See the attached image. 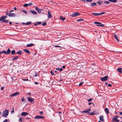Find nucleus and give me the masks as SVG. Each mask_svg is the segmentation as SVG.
<instances>
[{
    "label": "nucleus",
    "instance_id": "cd10ccee",
    "mask_svg": "<svg viewBox=\"0 0 122 122\" xmlns=\"http://www.w3.org/2000/svg\"><path fill=\"white\" fill-rule=\"evenodd\" d=\"M15 52L14 50H13L11 52V53L12 55H13L15 54Z\"/></svg>",
    "mask_w": 122,
    "mask_h": 122
},
{
    "label": "nucleus",
    "instance_id": "423d86ee",
    "mask_svg": "<svg viewBox=\"0 0 122 122\" xmlns=\"http://www.w3.org/2000/svg\"><path fill=\"white\" fill-rule=\"evenodd\" d=\"M108 78V77L107 76H105L103 77H101L100 78L102 81H107Z\"/></svg>",
    "mask_w": 122,
    "mask_h": 122
},
{
    "label": "nucleus",
    "instance_id": "c85d7f7f",
    "mask_svg": "<svg viewBox=\"0 0 122 122\" xmlns=\"http://www.w3.org/2000/svg\"><path fill=\"white\" fill-rule=\"evenodd\" d=\"M42 10H43V9H39V10H38L37 11V12L39 13L40 14L41 13V11Z\"/></svg>",
    "mask_w": 122,
    "mask_h": 122
},
{
    "label": "nucleus",
    "instance_id": "aec40b11",
    "mask_svg": "<svg viewBox=\"0 0 122 122\" xmlns=\"http://www.w3.org/2000/svg\"><path fill=\"white\" fill-rule=\"evenodd\" d=\"M41 23V22H36L34 23V24L35 25H38L40 24Z\"/></svg>",
    "mask_w": 122,
    "mask_h": 122
},
{
    "label": "nucleus",
    "instance_id": "a878e982",
    "mask_svg": "<svg viewBox=\"0 0 122 122\" xmlns=\"http://www.w3.org/2000/svg\"><path fill=\"white\" fill-rule=\"evenodd\" d=\"M18 58V57L17 56H15L12 59L13 60V61H14L15 60H16Z\"/></svg>",
    "mask_w": 122,
    "mask_h": 122
},
{
    "label": "nucleus",
    "instance_id": "052dcab7",
    "mask_svg": "<svg viewBox=\"0 0 122 122\" xmlns=\"http://www.w3.org/2000/svg\"><path fill=\"white\" fill-rule=\"evenodd\" d=\"M108 86H109L111 87L112 86V85L110 84H109L108 85Z\"/></svg>",
    "mask_w": 122,
    "mask_h": 122
},
{
    "label": "nucleus",
    "instance_id": "f704fd0d",
    "mask_svg": "<svg viewBox=\"0 0 122 122\" xmlns=\"http://www.w3.org/2000/svg\"><path fill=\"white\" fill-rule=\"evenodd\" d=\"M104 2L105 4H108L109 3V1H104Z\"/></svg>",
    "mask_w": 122,
    "mask_h": 122
},
{
    "label": "nucleus",
    "instance_id": "a19ab883",
    "mask_svg": "<svg viewBox=\"0 0 122 122\" xmlns=\"http://www.w3.org/2000/svg\"><path fill=\"white\" fill-rule=\"evenodd\" d=\"M35 8L36 10H37V11L39 9V8L37 7H35Z\"/></svg>",
    "mask_w": 122,
    "mask_h": 122
},
{
    "label": "nucleus",
    "instance_id": "6e6552de",
    "mask_svg": "<svg viewBox=\"0 0 122 122\" xmlns=\"http://www.w3.org/2000/svg\"><path fill=\"white\" fill-rule=\"evenodd\" d=\"M19 94V93L18 92H16L15 93H13L12 95L10 96V97H13L15 96H17Z\"/></svg>",
    "mask_w": 122,
    "mask_h": 122
},
{
    "label": "nucleus",
    "instance_id": "864d4df0",
    "mask_svg": "<svg viewBox=\"0 0 122 122\" xmlns=\"http://www.w3.org/2000/svg\"><path fill=\"white\" fill-rule=\"evenodd\" d=\"M14 11V10H11L10 11V12H13Z\"/></svg>",
    "mask_w": 122,
    "mask_h": 122
},
{
    "label": "nucleus",
    "instance_id": "9b49d317",
    "mask_svg": "<svg viewBox=\"0 0 122 122\" xmlns=\"http://www.w3.org/2000/svg\"><path fill=\"white\" fill-rule=\"evenodd\" d=\"M28 101L30 102H32L34 100V99L31 97H28L27 98Z\"/></svg>",
    "mask_w": 122,
    "mask_h": 122
},
{
    "label": "nucleus",
    "instance_id": "bb28decb",
    "mask_svg": "<svg viewBox=\"0 0 122 122\" xmlns=\"http://www.w3.org/2000/svg\"><path fill=\"white\" fill-rule=\"evenodd\" d=\"M22 51H19L16 52V53L18 55H20L22 54Z\"/></svg>",
    "mask_w": 122,
    "mask_h": 122
},
{
    "label": "nucleus",
    "instance_id": "6ab92c4d",
    "mask_svg": "<svg viewBox=\"0 0 122 122\" xmlns=\"http://www.w3.org/2000/svg\"><path fill=\"white\" fill-rule=\"evenodd\" d=\"M23 51L27 53H30V51L28 50H27L26 49H23Z\"/></svg>",
    "mask_w": 122,
    "mask_h": 122
},
{
    "label": "nucleus",
    "instance_id": "3c124183",
    "mask_svg": "<svg viewBox=\"0 0 122 122\" xmlns=\"http://www.w3.org/2000/svg\"><path fill=\"white\" fill-rule=\"evenodd\" d=\"M19 121H20L21 122H22V118H20L19 120Z\"/></svg>",
    "mask_w": 122,
    "mask_h": 122
},
{
    "label": "nucleus",
    "instance_id": "c9c22d12",
    "mask_svg": "<svg viewBox=\"0 0 122 122\" xmlns=\"http://www.w3.org/2000/svg\"><path fill=\"white\" fill-rule=\"evenodd\" d=\"M106 13L105 12H102L101 13H100L99 14V15L103 14Z\"/></svg>",
    "mask_w": 122,
    "mask_h": 122
},
{
    "label": "nucleus",
    "instance_id": "0e129e2a",
    "mask_svg": "<svg viewBox=\"0 0 122 122\" xmlns=\"http://www.w3.org/2000/svg\"><path fill=\"white\" fill-rule=\"evenodd\" d=\"M116 121L117 122H119V120L118 119H117Z\"/></svg>",
    "mask_w": 122,
    "mask_h": 122
},
{
    "label": "nucleus",
    "instance_id": "09e8293b",
    "mask_svg": "<svg viewBox=\"0 0 122 122\" xmlns=\"http://www.w3.org/2000/svg\"><path fill=\"white\" fill-rule=\"evenodd\" d=\"M39 113L40 115H43V112L41 111Z\"/></svg>",
    "mask_w": 122,
    "mask_h": 122
},
{
    "label": "nucleus",
    "instance_id": "f03ea898",
    "mask_svg": "<svg viewBox=\"0 0 122 122\" xmlns=\"http://www.w3.org/2000/svg\"><path fill=\"white\" fill-rule=\"evenodd\" d=\"M11 52V50L10 49L8 48L7 50V51H0V54L2 53H4L5 55L8 54L10 53Z\"/></svg>",
    "mask_w": 122,
    "mask_h": 122
},
{
    "label": "nucleus",
    "instance_id": "393cba45",
    "mask_svg": "<svg viewBox=\"0 0 122 122\" xmlns=\"http://www.w3.org/2000/svg\"><path fill=\"white\" fill-rule=\"evenodd\" d=\"M9 21V20H4L2 21V22L4 23H7Z\"/></svg>",
    "mask_w": 122,
    "mask_h": 122
},
{
    "label": "nucleus",
    "instance_id": "1a4fd4ad",
    "mask_svg": "<svg viewBox=\"0 0 122 122\" xmlns=\"http://www.w3.org/2000/svg\"><path fill=\"white\" fill-rule=\"evenodd\" d=\"M91 108H88L85 110H84L82 112V113H88V112L90 111L91 110Z\"/></svg>",
    "mask_w": 122,
    "mask_h": 122
},
{
    "label": "nucleus",
    "instance_id": "79ce46f5",
    "mask_svg": "<svg viewBox=\"0 0 122 122\" xmlns=\"http://www.w3.org/2000/svg\"><path fill=\"white\" fill-rule=\"evenodd\" d=\"M93 0H86V1L87 2H90L92 1Z\"/></svg>",
    "mask_w": 122,
    "mask_h": 122
},
{
    "label": "nucleus",
    "instance_id": "4c0bfd02",
    "mask_svg": "<svg viewBox=\"0 0 122 122\" xmlns=\"http://www.w3.org/2000/svg\"><path fill=\"white\" fill-rule=\"evenodd\" d=\"M22 11L23 12H24L26 14H27V11H25V10H22Z\"/></svg>",
    "mask_w": 122,
    "mask_h": 122
},
{
    "label": "nucleus",
    "instance_id": "412c9836",
    "mask_svg": "<svg viewBox=\"0 0 122 122\" xmlns=\"http://www.w3.org/2000/svg\"><path fill=\"white\" fill-rule=\"evenodd\" d=\"M60 18L61 20L63 21H64L65 19V17L62 16H60Z\"/></svg>",
    "mask_w": 122,
    "mask_h": 122
},
{
    "label": "nucleus",
    "instance_id": "20e7f679",
    "mask_svg": "<svg viewBox=\"0 0 122 122\" xmlns=\"http://www.w3.org/2000/svg\"><path fill=\"white\" fill-rule=\"evenodd\" d=\"M94 23L95 24H97L96 25L97 26H103L104 25V24H102L101 23L99 22L96 21L94 22Z\"/></svg>",
    "mask_w": 122,
    "mask_h": 122
},
{
    "label": "nucleus",
    "instance_id": "7c9ffc66",
    "mask_svg": "<svg viewBox=\"0 0 122 122\" xmlns=\"http://www.w3.org/2000/svg\"><path fill=\"white\" fill-rule=\"evenodd\" d=\"M21 100L22 101L24 102H26L25 100V98L23 97H22V99Z\"/></svg>",
    "mask_w": 122,
    "mask_h": 122
},
{
    "label": "nucleus",
    "instance_id": "c756f323",
    "mask_svg": "<svg viewBox=\"0 0 122 122\" xmlns=\"http://www.w3.org/2000/svg\"><path fill=\"white\" fill-rule=\"evenodd\" d=\"M32 23L30 21L29 22H27L26 23V24L27 25H29L31 24Z\"/></svg>",
    "mask_w": 122,
    "mask_h": 122
},
{
    "label": "nucleus",
    "instance_id": "f8f14e48",
    "mask_svg": "<svg viewBox=\"0 0 122 122\" xmlns=\"http://www.w3.org/2000/svg\"><path fill=\"white\" fill-rule=\"evenodd\" d=\"M8 16L9 17H13L16 16V15L15 13H10L8 14Z\"/></svg>",
    "mask_w": 122,
    "mask_h": 122
},
{
    "label": "nucleus",
    "instance_id": "ea45409f",
    "mask_svg": "<svg viewBox=\"0 0 122 122\" xmlns=\"http://www.w3.org/2000/svg\"><path fill=\"white\" fill-rule=\"evenodd\" d=\"M93 99L92 98H90L88 100H87V101L88 102H90Z\"/></svg>",
    "mask_w": 122,
    "mask_h": 122
},
{
    "label": "nucleus",
    "instance_id": "5fc2aeb1",
    "mask_svg": "<svg viewBox=\"0 0 122 122\" xmlns=\"http://www.w3.org/2000/svg\"><path fill=\"white\" fill-rule=\"evenodd\" d=\"M63 70V69L62 68H61L59 69V71H62Z\"/></svg>",
    "mask_w": 122,
    "mask_h": 122
},
{
    "label": "nucleus",
    "instance_id": "7ed1b4c3",
    "mask_svg": "<svg viewBox=\"0 0 122 122\" xmlns=\"http://www.w3.org/2000/svg\"><path fill=\"white\" fill-rule=\"evenodd\" d=\"M79 13L78 12H75L73 13L70 15V16L72 17H75L80 15Z\"/></svg>",
    "mask_w": 122,
    "mask_h": 122
},
{
    "label": "nucleus",
    "instance_id": "a18cd8bd",
    "mask_svg": "<svg viewBox=\"0 0 122 122\" xmlns=\"http://www.w3.org/2000/svg\"><path fill=\"white\" fill-rule=\"evenodd\" d=\"M37 76V72H35V75H34V76H35V77H36V76Z\"/></svg>",
    "mask_w": 122,
    "mask_h": 122
},
{
    "label": "nucleus",
    "instance_id": "e2e57ef3",
    "mask_svg": "<svg viewBox=\"0 0 122 122\" xmlns=\"http://www.w3.org/2000/svg\"><path fill=\"white\" fill-rule=\"evenodd\" d=\"M11 113H13L14 112V110L13 109V110L11 112Z\"/></svg>",
    "mask_w": 122,
    "mask_h": 122
},
{
    "label": "nucleus",
    "instance_id": "b1692460",
    "mask_svg": "<svg viewBox=\"0 0 122 122\" xmlns=\"http://www.w3.org/2000/svg\"><path fill=\"white\" fill-rule=\"evenodd\" d=\"M108 0L111 2L116 3L117 2V0Z\"/></svg>",
    "mask_w": 122,
    "mask_h": 122
},
{
    "label": "nucleus",
    "instance_id": "4468645a",
    "mask_svg": "<svg viewBox=\"0 0 122 122\" xmlns=\"http://www.w3.org/2000/svg\"><path fill=\"white\" fill-rule=\"evenodd\" d=\"M28 115V113L25 112H23L21 114V115L22 116H25Z\"/></svg>",
    "mask_w": 122,
    "mask_h": 122
},
{
    "label": "nucleus",
    "instance_id": "680f3d73",
    "mask_svg": "<svg viewBox=\"0 0 122 122\" xmlns=\"http://www.w3.org/2000/svg\"><path fill=\"white\" fill-rule=\"evenodd\" d=\"M4 88V87H1V90H2Z\"/></svg>",
    "mask_w": 122,
    "mask_h": 122
},
{
    "label": "nucleus",
    "instance_id": "603ef678",
    "mask_svg": "<svg viewBox=\"0 0 122 122\" xmlns=\"http://www.w3.org/2000/svg\"><path fill=\"white\" fill-rule=\"evenodd\" d=\"M22 80L23 81H28V79H23Z\"/></svg>",
    "mask_w": 122,
    "mask_h": 122
},
{
    "label": "nucleus",
    "instance_id": "8fccbe9b",
    "mask_svg": "<svg viewBox=\"0 0 122 122\" xmlns=\"http://www.w3.org/2000/svg\"><path fill=\"white\" fill-rule=\"evenodd\" d=\"M8 121V120L7 119H6L3 122H7Z\"/></svg>",
    "mask_w": 122,
    "mask_h": 122
},
{
    "label": "nucleus",
    "instance_id": "f257e3e1",
    "mask_svg": "<svg viewBox=\"0 0 122 122\" xmlns=\"http://www.w3.org/2000/svg\"><path fill=\"white\" fill-rule=\"evenodd\" d=\"M9 114V111L8 110H4L2 112V115L3 117H5L7 116Z\"/></svg>",
    "mask_w": 122,
    "mask_h": 122
},
{
    "label": "nucleus",
    "instance_id": "bf43d9fd",
    "mask_svg": "<svg viewBox=\"0 0 122 122\" xmlns=\"http://www.w3.org/2000/svg\"><path fill=\"white\" fill-rule=\"evenodd\" d=\"M34 83L35 84H38V83L37 82H35Z\"/></svg>",
    "mask_w": 122,
    "mask_h": 122
},
{
    "label": "nucleus",
    "instance_id": "4be33fe9",
    "mask_svg": "<svg viewBox=\"0 0 122 122\" xmlns=\"http://www.w3.org/2000/svg\"><path fill=\"white\" fill-rule=\"evenodd\" d=\"M92 14L95 16H99V14L98 13H92Z\"/></svg>",
    "mask_w": 122,
    "mask_h": 122
},
{
    "label": "nucleus",
    "instance_id": "9d476101",
    "mask_svg": "<svg viewBox=\"0 0 122 122\" xmlns=\"http://www.w3.org/2000/svg\"><path fill=\"white\" fill-rule=\"evenodd\" d=\"M7 17V16H3L0 18V20L2 21L3 20L5 19Z\"/></svg>",
    "mask_w": 122,
    "mask_h": 122
},
{
    "label": "nucleus",
    "instance_id": "37998d69",
    "mask_svg": "<svg viewBox=\"0 0 122 122\" xmlns=\"http://www.w3.org/2000/svg\"><path fill=\"white\" fill-rule=\"evenodd\" d=\"M117 119V118L115 117H114L113 119V120L115 121H116Z\"/></svg>",
    "mask_w": 122,
    "mask_h": 122
},
{
    "label": "nucleus",
    "instance_id": "4d7b16f0",
    "mask_svg": "<svg viewBox=\"0 0 122 122\" xmlns=\"http://www.w3.org/2000/svg\"><path fill=\"white\" fill-rule=\"evenodd\" d=\"M8 13H9L8 11H7L6 13V15H8Z\"/></svg>",
    "mask_w": 122,
    "mask_h": 122
},
{
    "label": "nucleus",
    "instance_id": "13d9d810",
    "mask_svg": "<svg viewBox=\"0 0 122 122\" xmlns=\"http://www.w3.org/2000/svg\"><path fill=\"white\" fill-rule=\"evenodd\" d=\"M55 47H61L60 46H57V45L55 46Z\"/></svg>",
    "mask_w": 122,
    "mask_h": 122
},
{
    "label": "nucleus",
    "instance_id": "e433bc0d",
    "mask_svg": "<svg viewBox=\"0 0 122 122\" xmlns=\"http://www.w3.org/2000/svg\"><path fill=\"white\" fill-rule=\"evenodd\" d=\"M28 6V5L27 4H25L24 5V6L25 7H26Z\"/></svg>",
    "mask_w": 122,
    "mask_h": 122
},
{
    "label": "nucleus",
    "instance_id": "0eeeda50",
    "mask_svg": "<svg viewBox=\"0 0 122 122\" xmlns=\"http://www.w3.org/2000/svg\"><path fill=\"white\" fill-rule=\"evenodd\" d=\"M35 118L36 119H40L44 118V117L43 116H42L40 115H39L35 116Z\"/></svg>",
    "mask_w": 122,
    "mask_h": 122
},
{
    "label": "nucleus",
    "instance_id": "ddd939ff",
    "mask_svg": "<svg viewBox=\"0 0 122 122\" xmlns=\"http://www.w3.org/2000/svg\"><path fill=\"white\" fill-rule=\"evenodd\" d=\"M29 11L31 12L33 14L35 15H36L37 14L35 10H30Z\"/></svg>",
    "mask_w": 122,
    "mask_h": 122
},
{
    "label": "nucleus",
    "instance_id": "69168bd1",
    "mask_svg": "<svg viewBox=\"0 0 122 122\" xmlns=\"http://www.w3.org/2000/svg\"><path fill=\"white\" fill-rule=\"evenodd\" d=\"M14 9L15 10H17V8L16 7H14Z\"/></svg>",
    "mask_w": 122,
    "mask_h": 122
},
{
    "label": "nucleus",
    "instance_id": "58836bf2",
    "mask_svg": "<svg viewBox=\"0 0 122 122\" xmlns=\"http://www.w3.org/2000/svg\"><path fill=\"white\" fill-rule=\"evenodd\" d=\"M42 25L43 26H45L46 25V22L43 23L42 24Z\"/></svg>",
    "mask_w": 122,
    "mask_h": 122
},
{
    "label": "nucleus",
    "instance_id": "72a5a7b5",
    "mask_svg": "<svg viewBox=\"0 0 122 122\" xmlns=\"http://www.w3.org/2000/svg\"><path fill=\"white\" fill-rule=\"evenodd\" d=\"M97 3L99 5H100L102 4L101 1H99L98 2H97Z\"/></svg>",
    "mask_w": 122,
    "mask_h": 122
},
{
    "label": "nucleus",
    "instance_id": "f3484780",
    "mask_svg": "<svg viewBox=\"0 0 122 122\" xmlns=\"http://www.w3.org/2000/svg\"><path fill=\"white\" fill-rule=\"evenodd\" d=\"M34 44H27L26 45V46L27 47H29L32 46H34Z\"/></svg>",
    "mask_w": 122,
    "mask_h": 122
},
{
    "label": "nucleus",
    "instance_id": "de8ad7c7",
    "mask_svg": "<svg viewBox=\"0 0 122 122\" xmlns=\"http://www.w3.org/2000/svg\"><path fill=\"white\" fill-rule=\"evenodd\" d=\"M28 6H30L33 5V4L31 3H29V4H28Z\"/></svg>",
    "mask_w": 122,
    "mask_h": 122
},
{
    "label": "nucleus",
    "instance_id": "dca6fc26",
    "mask_svg": "<svg viewBox=\"0 0 122 122\" xmlns=\"http://www.w3.org/2000/svg\"><path fill=\"white\" fill-rule=\"evenodd\" d=\"M114 36L115 38L116 39V40L118 42H119V41L118 39V38L117 35L116 34H114Z\"/></svg>",
    "mask_w": 122,
    "mask_h": 122
},
{
    "label": "nucleus",
    "instance_id": "774afa93",
    "mask_svg": "<svg viewBox=\"0 0 122 122\" xmlns=\"http://www.w3.org/2000/svg\"><path fill=\"white\" fill-rule=\"evenodd\" d=\"M119 114L120 115H122V112H119Z\"/></svg>",
    "mask_w": 122,
    "mask_h": 122
},
{
    "label": "nucleus",
    "instance_id": "39448f33",
    "mask_svg": "<svg viewBox=\"0 0 122 122\" xmlns=\"http://www.w3.org/2000/svg\"><path fill=\"white\" fill-rule=\"evenodd\" d=\"M100 121H99L98 122H101V121L102 122H104L105 120L104 118V117L102 115L100 116L99 117Z\"/></svg>",
    "mask_w": 122,
    "mask_h": 122
},
{
    "label": "nucleus",
    "instance_id": "338daca9",
    "mask_svg": "<svg viewBox=\"0 0 122 122\" xmlns=\"http://www.w3.org/2000/svg\"><path fill=\"white\" fill-rule=\"evenodd\" d=\"M62 67L63 68H64L65 67V66H62Z\"/></svg>",
    "mask_w": 122,
    "mask_h": 122
},
{
    "label": "nucleus",
    "instance_id": "a211bd4d",
    "mask_svg": "<svg viewBox=\"0 0 122 122\" xmlns=\"http://www.w3.org/2000/svg\"><path fill=\"white\" fill-rule=\"evenodd\" d=\"M50 12L49 11H48V18H51L52 17V15L50 14Z\"/></svg>",
    "mask_w": 122,
    "mask_h": 122
},
{
    "label": "nucleus",
    "instance_id": "2eb2a0df",
    "mask_svg": "<svg viewBox=\"0 0 122 122\" xmlns=\"http://www.w3.org/2000/svg\"><path fill=\"white\" fill-rule=\"evenodd\" d=\"M105 111L106 113L107 114H108L109 113L108 109V108H106L105 109Z\"/></svg>",
    "mask_w": 122,
    "mask_h": 122
},
{
    "label": "nucleus",
    "instance_id": "c03bdc74",
    "mask_svg": "<svg viewBox=\"0 0 122 122\" xmlns=\"http://www.w3.org/2000/svg\"><path fill=\"white\" fill-rule=\"evenodd\" d=\"M50 73L52 75H54V73L53 72L52 70H51L50 72Z\"/></svg>",
    "mask_w": 122,
    "mask_h": 122
},
{
    "label": "nucleus",
    "instance_id": "6e6d98bb",
    "mask_svg": "<svg viewBox=\"0 0 122 122\" xmlns=\"http://www.w3.org/2000/svg\"><path fill=\"white\" fill-rule=\"evenodd\" d=\"M27 94L29 96H30L31 95V93H28Z\"/></svg>",
    "mask_w": 122,
    "mask_h": 122
},
{
    "label": "nucleus",
    "instance_id": "2f4dec72",
    "mask_svg": "<svg viewBox=\"0 0 122 122\" xmlns=\"http://www.w3.org/2000/svg\"><path fill=\"white\" fill-rule=\"evenodd\" d=\"M89 114L90 115H95L96 114L94 112H91L89 113Z\"/></svg>",
    "mask_w": 122,
    "mask_h": 122
},
{
    "label": "nucleus",
    "instance_id": "473e14b6",
    "mask_svg": "<svg viewBox=\"0 0 122 122\" xmlns=\"http://www.w3.org/2000/svg\"><path fill=\"white\" fill-rule=\"evenodd\" d=\"M83 20H84L82 19H79L77 20V21L78 22L82 21Z\"/></svg>",
    "mask_w": 122,
    "mask_h": 122
},
{
    "label": "nucleus",
    "instance_id": "49530a36",
    "mask_svg": "<svg viewBox=\"0 0 122 122\" xmlns=\"http://www.w3.org/2000/svg\"><path fill=\"white\" fill-rule=\"evenodd\" d=\"M84 83V82H81L80 83L79 85V86H81L82 84L83 83Z\"/></svg>",
    "mask_w": 122,
    "mask_h": 122
},
{
    "label": "nucleus",
    "instance_id": "5701e85b",
    "mask_svg": "<svg viewBox=\"0 0 122 122\" xmlns=\"http://www.w3.org/2000/svg\"><path fill=\"white\" fill-rule=\"evenodd\" d=\"M97 4L96 3H93L91 4V6H94L96 5Z\"/></svg>",
    "mask_w": 122,
    "mask_h": 122
}]
</instances>
